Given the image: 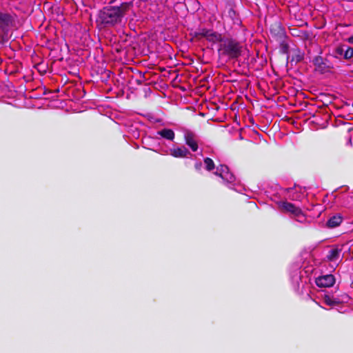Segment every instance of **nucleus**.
I'll list each match as a JSON object with an SVG mask.
<instances>
[{
	"instance_id": "1",
	"label": "nucleus",
	"mask_w": 353,
	"mask_h": 353,
	"mask_svg": "<svg viewBox=\"0 0 353 353\" xmlns=\"http://www.w3.org/2000/svg\"><path fill=\"white\" fill-rule=\"evenodd\" d=\"M132 7L131 3H123L119 6H107L99 12L97 23L99 26L112 27L123 22L124 17Z\"/></svg>"
},
{
	"instance_id": "2",
	"label": "nucleus",
	"mask_w": 353,
	"mask_h": 353,
	"mask_svg": "<svg viewBox=\"0 0 353 353\" xmlns=\"http://www.w3.org/2000/svg\"><path fill=\"white\" fill-rule=\"evenodd\" d=\"M218 49V53L221 58L228 60L236 59L241 55L243 46L241 44L233 39H222Z\"/></svg>"
},
{
	"instance_id": "3",
	"label": "nucleus",
	"mask_w": 353,
	"mask_h": 353,
	"mask_svg": "<svg viewBox=\"0 0 353 353\" xmlns=\"http://www.w3.org/2000/svg\"><path fill=\"white\" fill-rule=\"evenodd\" d=\"M278 205L283 212L290 213L296 221L304 223L306 221V217L302 210L294 204L288 201H280L278 203Z\"/></svg>"
},
{
	"instance_id": "4",
	"label": "nucleus",
	"mask_w": 353,
	"mask_h": 353,
	"mask_svg": "<svg viewBox=\"0 0 353 353\" xmlns=\"http://www.w3.org/2000/svg\"><path fill=\"white\" fill-rule=\"evenodd\" d=\"M194 36L196 38L201 39L205 38L209 41L216 43L221 41V34L214 32L212 30L199 29L194 32Z\"/></svg>"
},
{
	"instance_id": "5",
	"label": "nucleus",
	"mask_w": 353,
	"mask_h": 353,
	"mask_svg": "<svg viewBox=\"0 0 353 353\" xmlns=\"http://www.w3.org/2000/svg\"><path fill=\"white\" fill-rule=\"evenodd\" d=\"M215 174L219 176L228 183H233L235 181L234 175L230 172L228 167L226 165H221L218 167Z\"/></svg>"
},
{
	"instance_id": "6",
	"label": "nucleus",
	"mask_w": 353,
	"mask_h": 353,
	"mask_svg": "<svg viewBox=\"0 0 353 353\" xmlns=\"http://www.w3.org/2000/svg\"><path fill=\"white\" fill-rule=\"evenodd\" d=\"M315 283L320 288H329L335 283V278L332 274H326L316 279Z\"/></svg>"
},
{
	"instance_id": "7",
	"label": "nucleus",
	"mask_w": 353,
	"mask_h": 353,
	"mask_svg": "<svg viewBox=\"0 0 353 353\" xmlns=\"http://www.w3.org/2000/svg\"><path fill=\"white\" fill-rule=\"evenodd\" d=\"M185 144L188 145L193 152L198 150L197 138L194 133L190 131H185L184 134Z\"/></svg>"
},
{
	"instance_id": "8",
	"label": "nucleus",
	"mask_w": 353,
	"mask_h": 353,
	"mask_svg": "<svg viewBox=\"0 0 353 353\" xmlns=\"http://www.w3.org/2000/svg\"><path fill=\"white\" fill-rule=\"evenodd\" d=\"M12 23L11 17L9 14L0 13V30L6 32Z\"/></svg>"
},
{
	"instance_id": "9",
	"label": "nucleus",
	"mask_w": 353,
	"mask_h": 353,
	"mask_svg": "<svg viewBox=\"0 0 353 353\" xmlns=\"http://www.w3.org/2000/svg\"><path fill=\"white\" fill-rule=\"evenodd\" d=\"M313 63L316 67V70L321 72H325L328 70L329 66L327 65L324 59L320 56L316 57L313 59Z\"/></svg>"
},
{
	"instance_id": "10",
	"label": "nucleus",
	"mask_w": 353,
	"mask_h": 353,
	"mask_svg": "<svg viewBox=\"0 0 353 353\" xmlns=\"http://www.w3.org/2000/svg\"><path fill=\"white\" fill-rule=\"evenodd\" d=\"M190 154V152L185 146L174 148L170 149V154L176 158L185 157Z\"/></svg>"
},
{
	"instance_id": "11",
	"label": "nucleus",
	"mask_w": 353,
	"mask_h": 353,
	"mask_svg": "<svg viewBox=\"0 0 353 353\" xmlns=\"http://www.w3.org/2000/svg\"><path fill=\"white\" fill-rule=\"evenodd\" d=\"M157 134L169 141H173L175 137L174 132L171 129L164 128L157 132Z\"/></svg>"
},
{
	"instance_id": "12",
	"label": "nucleus",
	"mask_w": 353,
	"mask_h": 353,
	"mask_svg": "<svg viewBox=\"0 0 353 353\" xmlns=\"http://www.w3.org/2000/svg\"><path fill=\"white\" fill-rule=\"evenodd\" d=\"M341 250L337 248L331 249L327 255V259L330 261H335L339 259Z\"/></svg>"
},
{
	"instance_id": "13",
	"label": "nucleus",
	"mask_w": 353,
	"mask_h": 353,
	"mask_svg": "<svg viewBox=\"0 0 353 353\" xmlns=\"http://www.w3.org/2000/svg\"><path fill=\"white\" fill-rule=\"evenodd\" d=\"M342 222V217L340 215H335L329 219L327 225L329 228H335L339 226Z\"/></svg>"
},
{
	"instance_id": "14",
	"label": "nucleus",
	"mask_w": 353,
	"mask_h": 353,
	"mask_svg": "<svg viewBox=\"0 0 353 353\" xmlns=\"http://www.w3.org/2000/svg\"><path fill=\"white\" fill-rule=\"evenodd\" d=\"M324 302L327 305H338L341 301L338 298H332L330 296H325L324 297Z\"/></svg>"
},
{
	"instance_id": "15",
	"label": "nucleus",
	"mask_w": 353,
	"mask_h": 353,
	"mask_svg": "<svg viewBox=\"0 0 353 353\" xmlns=\"http://www.w3.org/2000/svg\"><path fill=\"white\" fill-rule=\"evenodd\" d=\"M204 163L206 170L208 171H211L214 168V163L210 158L207 157L204 159Z\"/></svg>"
},
{
	"instance_id": "16",
	"label": "nucleus",
	"mask_w": 353,
	"mask_h": 353,
	"mask_svg": "<svg viewBox=\"0 0 353 353\" xmlns=\"http://www.w3.org/2000/svg\"><path fill=\"white\" fill-rule=\"evenodd\" d=\"M345 49L343 57L346 59L352 58L353 57V48L347 46H345Z\"/></svg>"
},
{
	"instance_id": "17",
	"label": "nucleus",
	"mask_w": 353,
	"mask_h": 353,
	"mask_svg": "<svg viewBox=\"0 0 353 353\" xmlns=\"http://www.w3.org/2000/svg\"><path fill=\"white\" fill-rule=\"evenodd\" d=\"M345 45L339 46L336 48V54L341 56H343L344 52H345Z\"/></svg>"
},
{
	"instance_id": "18",
	"label": "nucleus",
	"mask_w": 353,
	"mask_h": 353,
	"mask_svg": "<svg viewBox=\"0 0 353 353\" xmlns=\"http://www.w3.org/2000/svg\"><path fill=\"white\" fill-rule=\"evenodd\" d=\"M347 143H348L350 145H352V139H351V138H349L348 141H347Z\"/></svg>"
},
{
	"instance_id": "19",
	"label": "nucleus",
	"mask_w": 353,
	"mask_h": 353,
	"mask_svg": "<svg viewBox=\"0 0 353 353\" xmlns=\"http://www.w3.org/2000/svg\"><path fill=\"white\" fill-rule=\"evenodd\" d=\"M348 131H349L350 132H353V128H349V129H348Z\"/></svg>"
},
{
	"instance_id": "20",
	"label": "nucleus",
	"mask_w": 353,
	"mask_h": 353,
	"mask_svg": "<svg viewBox=\"0 0 353 353\" xmlns=\"http://www.w3.org/2000/svg\"><path fill=\"white\" fill-rule=\"evenodd\" d=\"M199 166H201V164H199V165H196V168H199Z\"/></svg>"
},
{
	"instance_id": "21",
	"label": "nucleus",
	"mask_w": 353,
	"mask_h": 353,
	"mask_svg": "<svg viewBox=\"0 0 353 353\" xmlns=\"http://www.w3.org/2000/svg\"><path fill=\"white\" fill-rule=\"evenodd\" d=\"M199 166H201V164H199V165H196V168H199Z\"/></svg>"
},
{
	"instance_id": "22",
	"label": "nucleus",
	"mask_w": 353,
	"mask_h": 353,
	"mask_svg": "<svg viewBox=\"0 0 353 353\" xmlns=\"http://www.w3.org/2000/svg\"><path fill=\"white\" fill-rule=\"evenodd\" d=\"M199 166H201V164H199V165H196V168H199Z\"/></svg>"
}]
</instances>
